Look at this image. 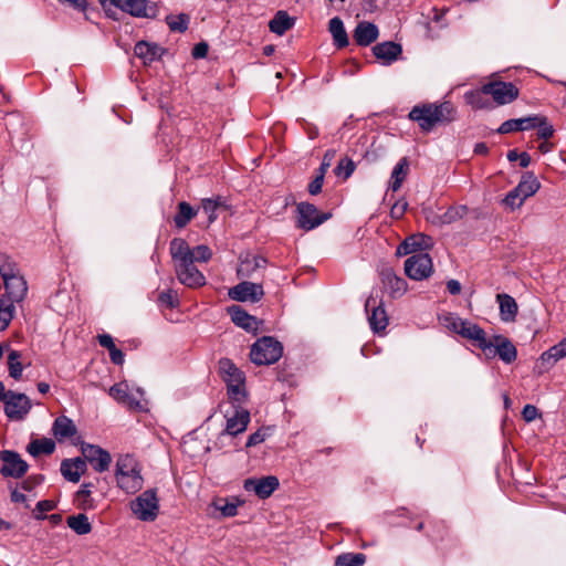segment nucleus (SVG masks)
<instances>
[{
  "label": "nucleus",
  "mask_w": 566,
  "mask_h": 566,
  "mask_svg": "<svg viewBox=\"0 0 566 566\" xmlns=\"http://www.w3.org/2000/svg\"><path fill=\"white\" fill-rule=\"evenodd\" d=\"M457 112L450 102L415 106L409 118L418 123L422 132H430L437 125H446L455 119Z\"/></svg>",
  "instance_id": "obj_1"
},
{
  "label": "nucleus",
  "mask_w": 566,
  "mask_h": 566,
  "mask_svg": "<svg viewBox=\"0 0 566 566\" xmlns=\"http://www.w3.org/2000/svg\"><path fill=\"white\" fill-rule=\"evenodd\" d=\"M115 476L117 485L126 493L138 492L144 484L136 459L130 454H120L116 461Z\"/></svg>",
  "instance_id": "obj_2"
},
{
  "label": "nucleus",
  "mask_w": 566,
  "mask_h": 566,
  "mask_svg": "<svg viewBox=\"0 0 566 566\" xmlns=\"http://www.w3.org/2000/svg\"><path fill=\"white\" fill-rule=\"evenodd\" d=\"M283 353L280 342L270 336L258 339L251 347L250 357L256 365H271L277 361Z\"/></svg>",
  "instance_id": "obj_3"
},
{
  "label": "nucleus",
  "mask_w": 566,
  "mask_h": 566,
  "mask_svg": "<svg viewBox=\"0 0 566 566\" xmlns=\"http://www.w3.org/2000/svg\"><path fill=\"white\" fill-rule=\"evenodd\" d=\"M219 375L227 384L228 395L233 400H241L244 396V375L243 373L228 358H222L218 364Z\"/></svg>",
  "instance_id": "obj_4"
},
{
  "label": "nucleus",
  "mask_w": 566,
  "mask_h": 566,
  "mask_svg": "<svg viewBox=\"0 0 566 566\" xmlns=\"http://www.w3.org/2000/svg\"><path fill=\"white\" fill-rule=\"evenodd\" d=\"M130 509L136 518L144 522H153L159 512V502L156 491L150 489L143 492L130 503Z\"/></svg>",
  "instance_id": "obj_5"
},
{
  "label": "nucleus",
  "mask_w": 566,
  "mask_h": 566,
  "mask_svg": "<svg viewBox=\"0 0 566 566\" xmlns=\"http://www.w3.org/2000/svg\"><path fill=\"white\" fill-rule=\"evenodd\" d=\"M539 186L537 178L533 174L527 172L522 177L518 185L506 195L504 203L512 210L517 209L525 199L537 192Z\"/></svg>",
  "instance_id": "obj_6"
},
{
  "label": "nucleus",
  "mask_w": 566,
  "mask_h": 566,
  "mask_svg": "<svg viewBox=\"0 0 566 566\" xmlns=\"http://www.w3.org/2000/svg\"><path fill=\"white\" fill-rule=\"evenodd\" d=\"M482 93L492 96L496 105H505L515 101L520 91L513 83L492 81L482 86Z\"/></svg>",
  "instance_id": "obj_7"
},
{
  "label": "nucleus",
  "mask_w": 566,
  "mask_h": 566,
  "mask_svg": "<svg viewBox=\"0 0 566 566\" xmlns=\"http://www.w3.org/2000/svg\"><path fill=\"white\" fill-rule=\"evenodd\" d=\"M297 210V227L310 231L331 218V213L321 212L314 205L308 202H300Z\"/></svg>",
  "instance_id": "obj_8"
},
{
  "label": "nucleus",
  "mask_w": 566,
  "mask_h": 566,
  "mask_svg": "<svg viewBox=\"0 0 566 566\" xmlns=\"http://www.w3.org/2000/svg\"><path fill=\"white\" fill-rule=\"evenodd\" d=\"M433 264L428 253H416L405 261L406 275L416 281H421L431 275Z\"/></svg>",
  "instance_id": "obj_9"
},
{
  "label": "nucleus",
  "mask_w": 566,
  "mask_h": 566,
  "mask_svg": "<svg viewBox=\"0 0 566 566\" xmlns=\"http://www.w3.org/2000/svg\"><path fill=\"white\" fill-rule=\"evenodd\" d=\"M228 295L233 301L256 303L264 296V290L262 283L243 281L231 287Z\"/></svg>",
  "instance_id": "obj_10"
},
{
  "label": "nucleus",
  "mask_w": 566,
  "mask_h": 566,
  "mask_svg": "<svg viewBox=\"0 0 566 566\" xmlns=\"http://www.w3.org/2000/svg\"><path fill=\"white\" fill-rule=\"evenodd\" d=\"M31 409V401L24 394L8 390L4 413L12 420H22Z\"/></svg>",
  "instance_id": "obj_11"
},
{
  "label": "nucleus",
  "mask_w": 566,
  "mask_h": 566,
  "mask_svg": "<svg viewBox=\"0 0 566 566\" xmlns=\"http://www.w3.org/2000/svg\"><path fill=\"white\" fill-rule=\"evenodd\" d=\"M83 460L88 461L95 471L105 472L108 470L112 457L108 451L102 449L98 446L84 443L81 448Z\"/></svg>",
  "instance_id": "obj_12"
},
{
  "label": "nucleus",
  "mask_w": 566,
  "mask_h": 566,
  "mask_svg": "<svg viewBox=\"0 0 566 566\" xmlns=\"http://www.w3.org/2000/svg\"><path fill=\"white\" fill-rule=\"evenodd\" d=\"M195 262L188 261L175 264V272L179 282L188 287L196 289L206 284L205 275L195 266Z\"/></svg>",
  "instance_id": "obj_13"
},
{
  "label": "nucleus",
  "mask_w": 566,
  "mask_h": 566,
  "mask_svg": "<svg viewBox=\"0 0 566 566\" xmlns=\"http://www.w3.org/2000/svg\"><path fill=\"white\" fill-rule=\"evenodd\" d=\"M0 459L3 462V465L0 469L3 476L20 478L29 468L28 463L14 451H2L0 453Z\"/></svg>",
  "instance_id": "obj_14"
},
{
  "label": "nucleus",
  "mask_w": 566,
  "mask_h": 566,
  "mask_svg": "<svg viewBox=\"0 0 566 566\" xmlns=\"http://www.w3.org/2000/svg\"><path fill=\"white\" fill-rule=\"evenodd\" d=\"M365 308L371 329L376 333L384 331L388 325V316L381 302H378L375 297H368Z\"/></svg>",
  "instance_id": "obj_15"
},
{
  "label": "nucleus",
  "mask_w": 566,
  "mask_h": 566,
  "mask_svg": "<svg viewBox=\"0 0 566 566\" xmlns=\"http://www.w3.org/2000/svg\"><path fill=\"white\" fill-rule=\"evenodd\" d=\"M279 485V479L274 475L261 479H248L244 481V489L247 491H253L260 499L269 497Z\"/></svg>",
  "instance_id": "obj_16"
},
{
  "label": "nucleus",
  "mask_w": 566,
  "mask_h": 566,
  "mask_svg": "<svg viewBox=\"0 0 566 566\" xmlns=\"http://www.w3.org/2000/svg\"><path fill=\"white\" fill-rule=\"evenodd\" d=\"M268 260L261 255L247 254L241 258L237 275L241 279L254 277L255 273L266 268Z\"/></svg>",
  "instance_id": "obj_17"
},
{
  "label": "nucleus",
  "mask_w": 566,
  "mask_h": 566,
  "mask_svg": "<svg viewBox=\"0 0 566 566\" xmlns=\"http://www.w3.org/2000/svg\"><path fill=\"white\" fill-rule=\"evenodd\" d=\"M460 336L469 340L475 342L476 345L484 352L488 349H492L493 344L489 343L484 329H482L478 324H474L468 319L464 321Z\"/></svg>",
  "instance_id": "obj_18"
},
{
  "label": "nucleus",
  "mask_w": 566,
  "mask_h": 566,
  "mask_svg": "<svg viewBox=\"0 0 566 566\" xmlns=\"http://www.w3.org/2000/svg\"><path fill=\"white\" fill-rule=\"evenodd\" d=\"M4 283L6 293L10 303H19L24 300L28 293V284L21 274L8 279Z\"/></svg>",
  "instance_id": "obj_19"
},
{
  "label": "nucleus",
  "mask_w": 566,
  "mask_h": 566,
  "mask_svg": "<svg viewBox=\"0 0 566 566\" xmlns=\"http://www.w3.org/2000/svg\"><path fill=\"white\" fill-rule=\"evenodd\" d=\"M380 276L384 287L392 296H400L407 291V282L402 277L398 276L392 269H382Z\"/></svg>",
  "instance_id": "obj_20"
},
{
  "label": "nucleus",
  "mask_w": 566,
  "mask_h": 566,
  "mask_svg": "<svg viewBox=\"0 0 566 566\" xmlns=\"http://www.w3.org/2000/svg\"><path fill=\"white\" fill-rule=\"evenodd\" d=\"M489 343L493 344L492 348H494L495 353L504 363L511 364L516 359L517 350L509 338L502 335H495Z\"/></svg>",
  "instance_id": "obj_21"
},
{
  "label": "nucleus",
  "mask_w": 566,
  "mask_h": 566,
  "mask_svg": "<svg viewBox=\"0 0 566 566\" xmlns=\"http://www.w3.org/2000/svg\"><path fill=\"white\" fill-rule=\"evenodd\" d=\"M379 34L376 24L367 21L359 22L353 33V39L358 45L367 46L377 40Z\"/></svg>",
  "instance_id": "obj_22"
},
{
  "label": "nucleus",
  "mask_w": 566,
  "mask_h": 566,
  "mask_svg": "<svg viewBox=\"0 0 566 566\" xmlns=\"http://www.w3.org/2000/svg\"><path fill=\"white\" fill-rule=\"evenodd\" d=\"M86 471V462L81 458L65 459L61 463V473L70 482L77 483Z\"/></svg>",
  "instance_id": "obj_23"
},
{
  "label": "nucleus",
  "mask_w": 566,
  "mask_h": 566,
  "mask_svg": "<svg viewBox=\"0 0 566 566\" xmlns=\"http://www.w3.org/2000/svg\"><path fill=\"white\" fill-rule=\"evenodd\" d=\"M229 313L235 325L245 329L247 332H256L259 328V322L254 316L248 314L238 305L229 307Z\"/></svg>",
  "instance_id": "obj_24"
},
{
  "label": "nucleus",
  "mask_w": 566,
  "mask_h": 566,
  "mask_svg": "<svg viewBox=\"0 0 566 566\" xmlns=\"http://www.w3.org/2000/svg\"><path fill=\"white\" fill-rule=\"evenodd\" d=\"M109 396L130 409L140 408V402L129 392L127 382L122 381L109 388Z\"/></svg>",
  "instance_id": "obj_25"
},
{
  "label": "nucleus",
  "mask_w": 566,
  "mask_h": 566,
  "mask_svg": "<svg viewBox=\"0 0 566 566\" xmlns=\"http://www.w3.org/2000/svg\"><path fill=\"white\" fill-rule=\"evenodd\" d=\"M500 307V317L503 322H514L518 312L516 301L509 294L501 293L496 295Z\"/></svg>",
  "instance_id": "obj_26"
},
{
  "label": "nucleus",
  "mask_w": 566,
  "mask_h": 566,
  "mask_svg": "<svg viewBox=\"0 0 566 566\" xmlns=\"http://www.w3.org/2000/svg\"><path fill=\"white\" fill-rule=\"evenodd\" d=\"M401 45L395 42H384L373 48L375 56L382 60L385 64H390L396 61L401 54Z\"/></svg>",
  "instance_id": "obj_27"
},
{
  "label": "nucleus",
  "mask_w": 566,
  "mask_h": 566,
  "mask_svg": "<svg viewBox=\"0 0 566 566\" xmlns=\"http://www.w3.org/2000/svg\"><path fill=\"white\" fill-rule=\"evenodd\" d=\"M170 255L175 264L191 261L192 249L185 239L175 238L169 245Z\"/></svg>",
  "instance_id": "obj_28"
},
{
  "label": "nucleus",
  "mask_w": 566,
  "mask_h": 566,
  "mask_svg": "<svg viewBox=\"0 0 566 566\" xmlns=\"http://www.w3.org/2000/svg\"><path fill=\"white\" fill-rule=\"evenodd\" d=\"M163 52L164 50L159 45L144 41L136 43L134 48L135 55L142 59L144 64H149L153 61L160 59Z\"/></svg>",
  "instance_id": "obj_29"
},
{
  "label": "nucleus",
  "mask_w": 566,
  "mask_h": 566,
  "mask_svg": "<svg viewBox=\"0 0 566 566\" xmlns=\"http://www.w3.org/2000/svg\"><path fill=\"white\" fill-rule=\"evenodd\" d=\"M119 9L137 18H153L156 15L154 8H150L151 12L148 11L146 0H123Z\"/></svg>",
  "instance_id": "obj_30"
},
{
  "label": "nucleus",
  "mask_w": 566,
  "mask_h": 566,
  "mask_svg": "<svg viewBox=\"0 0 566 566\" xmlns=\"http://www.w3.org/2000/svg\"><path fill=\"white\" fill-rule=\"evenodd\" d=\"M534 120H536L535 115L523 118L507 119L501 124V126L497 128V133L509 134L512 132L534 129Z\"/></svg>",
  "instance_id": "obj_31"
},
{
  "label": "nucleus",
  "mask_w": 566,
  "mask_h": 566,
  "mask_svg": "<svg viewBox=\"0 0 566 566\" xmlns=\"http://www.w3.org/2000/svg\"><path fill=\"white\" fill-rule=\"evenodd\" d=\"M76 432L74 422L65 416L57 417L53 422L52 433L59 441L71 438Z\"/></svg>",
  "instance_id": "obj_32"
},
{
  "label": "nucleus",
  "mask_w": 566,
  "mask_h": 566,
  "mask_svg": "<svg viewBox=\"0 0 566 566\" xmlns=\"http://www.w3.org/2000/svg\"><path fill=\"white\" fill-rule=\"evenodd\" d=\"M250 421V413L247 410L237 411L233 417L227 421L226 432L230 436H237L243 432Z\"/></svg>",
  "instance_id": "obj_33"
},
{
  "label": "nucleus",
  "mask_w": 566,
  "mask_h": 566,
  "mask_svg": "<svg viewBox=\"0 0 566 566\" xmlns=\"http://www.w3.org/2000/svg\"><path fill=\"white\" fill-rule=\"evenodd\" d=\"M294 25V19L286 11H277L273 19L269 22L271 32L283 35Z\"/></svg>",
  "instance_id": "obj_34"
},
{
  "label": "nucleus",
  "mask_w": 566,
  "mask_h": 566,
  "mask_svg": "<svg viewBox=\"0 0 566 566\" xmlns=\"http://www.w3.org/2000/svg\"><path fill=\"white\" fill-rule=\"evenodd\" d=\"M328 30L333 35L334 43L342 49L348 45V36L344 28L343 21L335 17L329 20Z\"/></svg>",
  "instance_id": "obj_35"
},
{
  "label": "nucleus",
  "mask_w": 566,
  "mask_h": 566,
  "mask_svg": "<svg viewBox=\"0 0 566 566\" xmlns=\"http://www.w3.org/2000/svg\"><path fill=\"white\" fill-rule=\"evenodd\" d=\"M54 450L55 442L50 438L32 440L27 447V451L32 457H39L41 454H52Z\"/></svg>",
  "instance_id": "obj_36"
},
{
  "label": "nucleus",
  "mask_w": 566,
  "mask_h": 566,
  "mask_svg": "<svg viewBox=\"0 0 566 566\" xmlns=\"http://www.w3.org/2000/svg\"><path fill=\"white\" fill-rule=\"evenodd\" d=\"M566 356V339L552 346L548 350L541 355V361L547 367H552L556 361Z\"/></svg>",
  "instance_id": "obj_37"
},
{
  "label": "nucleus",
  "mask_w": 566,
  "mask_h": 566,
  "mask_svg": "<svg viewBox=\"0 0 566 566\" xmlns=\"http://www.w3.org/2000/svg\"><path fill=\"white\" fill-rule=\"evenodd\" d=\"M409 170V163L406 157L401 158L395 166L391 172L390 188L392 191H398L406 179Z\"/></svg>",
  "instance_id": "obj_38"
},
{
  "label": "nucleus",
  "mask_w": 566,
  "mask_h": 566,
  "mask_svg": "<svg viewBox=\"0 0 566 566\" xmlns=\"http://www.w3.org/2000/svg\"><path fill=\"white\" fill-rule=\"evenodd\" d=\"M468 213L467 206H452L450 207L443 214L439 216L434 223L440 226L442 224H451L464 218Z\"/></svg>",
  "instance_id": "obj_39"
},
{
  "label": "nucleus",
  "mask_w": 566,
  "mask_h": 566,
  "mask_svg": "<svg viewBox=\"0 0 566 566\" xmlns=\"http://www.w3.org/2000/svg\"><path fill=\"white\" fill-rule=\"evenodd\" d=\"M196 214L197 210H195L188 202L181 201L178 205V212L174 217V222L177 228L182 229Z\"/></svg>",
  "instance_id": "obj_40"
},
{
  "label": "nucleus",
  "mask_w": 566,
  "mask_h": 566,
  "mask_svg": "<svg viewBox=\"0 0 566 566\" xmlns=\"http://www.w3.org/2000/svg\"><path fill=\"white\" fill-rule=\"evenodd\" d=\"M66 523L78 535H85L92 531V525L85 514L71 515L67 517Z\"/></svg>",
  "instance_id": "obj_41"
},
{
  "label": "nucleus",
  "mask_w": 566,
  "mask_h": 566,
  "mask_svg": "<svg viewBox=\"0 0 566 566\" xmlns=\"http://www.w3.org/2000/svg\"><path fill=\"white\" fill-rule=\"evenodd\" d=\"M0 274L3 282L20 274L17 263L4 253H0Z\"/></svg>",
  "instance_id": "obj_42"
},
{
  "label": "nucleus",
  "mask_w": 566,
  "mask_h": 566,
  "mask_svg": "<svg viewBox=\"0 0 566 566\" xmlns=\"http://www.w3.org/2000/svg\"><path fill=\"white\" fill-rule=\"evenodd\" d=\"M190 18L186 13L168 14L166 23L172 32H185L188 29Z\"/></svg>",
  "instance_id": "obj_43"
},
{
  "label": "nucleus",
  "mask_w": 566,
  "mask_h": 566,
  "mask_svg": "<svg viewBox=\"0 0 566 566\" xmlns=\"http://www.w3.org/2000/svg\"><path fill=\"white\" fill-rule=\"evenodd\" d=\"M223 208V201L220 197L206 198L201 200V209L208 216V223H212L217 219V210Z\"/></svg>",
  "instance_id": "obj_44"
},
{
  "label": "nucleus",
  "mask_w": 566,
  "mask_h": 566,
  "mask_svg": "<svg viewBox=\"0 0 566 566\" xmlns=\"http://www.w3.org/2000/svg\"><path fill=\"white\" fill-rule=\"evenodd\" d=\"M366 555L363 553H345L336 557L335 566H363Z\"/></svg>",
  "instance_id": "obj_45"
},
{
  "label": "nucleus",
  "mask_w": 566,
  "mask_h": 566,
  "mask_svg": "<svg viewBox=\"0 0 566 566\" xmlns=\"http://www.w3.org/2000/svg\"><path fill=\"white\" fill-rule=\"evenodd\" d=\"M14 306L7 297H0V331H4L13 318Z\"/></svg>",
  "instance_id": "obj_46"
},
{
  "label": "nucleus",
  "mask_w": 566,
  "mask_h": 566,
  "mask_svg": "<svg viewBox=\"0 0 566 566\" xmlns=\"http://www.w3.org/2000/svg\"><path fill=\"white\" fill-rule=\"evenodd\" d=\"M428 238L423 234H415L406 238L403 243V249L407 248L409 250V254L417 252L418 250H422L428 248Z\"/></svg>",
  "instance_id": "obj_47"
},
{
  "label": "nucleus",
  "mask_w": 566,
  "mask_h": 566,
  "mask_svg": "<svg viewBox=\"0 0 566 566\" xmlns=\"http://www.w3.org/2000/svg\"><path fill=\"white\" fill-rule=\"evenodd\" d=\"M534 128H538L537 135L539 138L548 139L554 135V127L548 123L547 117L543 115H535Z\"/></svg>",
  "instance_id": "obj_48"
},
{
  "label": "nucleus",
  "mask_w": 566,
  "mask_h": 566,
  "mask_svg": "<svg viewBox=\"0 0 566 566\" xmlns=\"http://www.w3.org/2000/svg\"><path fill=\"white\" fill-rule=\"evenodd\" d=\"M440 321L447 329L460 335L465 319H463L452 313H448V314L443 315L440 318Z\"/></svg>",
  "instance_id": "obj_49"
},
{
  "label": "nucleus",
  "mask_w": 566,
  "mask_h": 566,
  "mask_svg": "<svg viewBox=\"0 0 566 566\" xmlns=\"http://www.w3.org/2000/svg\"><path fill=\"white\" fill-rule=\"evenodd\" d=\"M355 168L356 165L353 161V159L344 157L338 161L337 166L335 167V175L346 180L353 175Z\"/></svg>",
  "instance_id": "obj_50"
},
{
  "label": "nucleus",
  "mask_w": 566,
  "mask_h": 566,
  "mask_svg": "<svg viewBox=\"0 0 566 566\" xmlns=\"http://www.w3.org/2000/svg\"><path fill=\"white\" fill-rule=\"evenodd\" d=\"M20 356V353L17 350H11L8 355L9 375L14 379H20L23 370L19 361Z\"/></svg>",
  "instance_id": "obj_51"
},
{
  "label": "nucleus",
  "mask_w": 566,
  "mask_h": 566,
  "mask_svg": "<svg viewBox=\"0 0 566 566\" xmlns=\"http://www.w3.org/2000/svg\"><path fill=\"white\" fill-rule=\"evenodd\" d=\"M482 93V88L480 91H473L465 94V99L468 104H470L473 108L480 109V108H486L488 103L484 101Z\"/></svg>",
  "instance_id": "obj_52"
},
{
  "label": "nucleus",
  "mask_w": 566,
  "mask_h": 566,
  "mask_svg": "<svg viewBox=\"0 0 566 566\" xmlns=\"http://www.w3.org/2000/svg\"><path fill=\"white\" fill-rule=\"evenodd\" d=\"M212 256V251L208 245L201 244L192 249V262H208Z\"/></svg>",
  "instance_id": "obj_53"
},
{
  "label": "nucleus",
  "mask_w": 566,
  "mask_h": 566,
  "mask_svg": "<svg viewBox=\"0 0 566 566\" xmlns=\"http://www.w3.org/2000/svg\"><path fill=\"white\" fill-rule=\"evenodd\" d=\"M238 502H226L223 500H218L214 502V506L218 511L221 512L223 516L230 517L237 515Z\"/></svg>",
  "instance_id": "obj_54"
},
{
  "label": "nucleus",
  "mask_w": 566,
  "mask_h": 566,
  "mask_svg": "<svg viewBox=\"0 0 566 566\" xmlns=\"http://www.w3.org/2000/svg\"><path fill=\"white\" fill-rule=\"evenodd\" d=\"M91 483H84L81 489L76 492V501L78 505L83 509L91 507V500L88 499L91 495Z\"/></svg>",
  "instance_id": "obj_55"
},
{
  "label": "nucleus",
  "mask_w": 566,
  "mask_h": 566,
  "mask_svg": "<svg viewBox=\"0 0 566 566\" xmlns=\"http://www.w3.org/2000/svg\"><path fill=\"white\" fill-rule=\"evenodd\" d=\"M158 301L170 308L179 304L177 292L174 290L163 291L158 296Z\"/></svg>",
  "instance_id": "obj_56"
},
{
  "label": "nucleus",
  "mask_w": 566,
  "mask_h": 566,
  "mask_svg": "<svg viewBox=\"0 0 566 566\" xmlns=\"http://www.w3.org/2000/svg\"><path fill=\"white\" fill-rule=\"evenodd\" d=\"M407 208H408V202L406 200H403V199L398 200L397 202H395L392 205V207L390 209V216L394 219H400L406 213Z\"/></svg>",
  "instance_id": "obj_57"
},
{
  "label": "nucleus",
  "mask_w": 566,
  "mask_h": 566,
  "mask_svg": "<svg viewBox=\"0 0 566 566\" xmlns=\"http://www.w3.org/2000/svg\"><path fill=\"white\" fill-rule=\"evenodd\" d=\"M335 155H336V151L334 149H328L324 154L322 164L317 170L318 174H322L325 176L326 171L328 170V168L331 167V165L333 163V159L335 158Z\"/></svg>",
  "instance_id": "obj_58"
},
{
  "label": "nucleus",
  "mask_w": 566,
  "mask_h": 566,
  "mask_svg": "<svg viewBox=\"0 0 566 566\" xmlns=\"http://www.w3.org/2000/svg\"><path fill=\"white\" fill-rule=\"evenodd\" d=\"M324 178H325L324 175L317 172L314 180L308 185V192L312 196H316L322 191Z\"/></svg>",
  "instance_id": "obj_59"
},
{
  "label": "nucleus",
  "mask_w": 566,
  "mask_h": 566,
  "mask_svg": "<svg viewBox=\"0 0 566 566\" xmlns=\"http://www.w3.org/2000/svg\"><path fill=\"white\" fill-rule=\"evenodd\" d=\"M522 416L526 422H531L538 417V410L533 405H526L522 410Z\"/></svg>",
  "instance_id": "obj_60"
},
{
  "label": "nucleus",
  "mask_w": 566,
  "mask_h": 566,
  "mask_svg": "<svg viewBox=\"0 0 566 566\" xmlns=\"http://www.w3.org/2000/svg\"><path fill=\"white\" fill-rule=\"evenodd\" d=\"M105 12L111 17L113 8L119 9L123 0H98Z\"/></svg>",
  "instance_id": "obj_61"
},
{
  "label": "nucleus",
  "mask_w": 566,
  "mask_h": 566,
  "mask_svg": "<svg viewBox=\"0 0 566 566\" xmlns=\"http://www.w3.org/2000/svg\"><path fill=\"white\" fill-rule=\"evenodd\" d=\"M208 49H209V46L206 42H200L193 46L192 56L195 59L206 57L208 54Z\"/></svg>",
  "instance_id": "obj_62"
},
{
  "label": "nucleus",
  "mask_w": 566,
  "mask_h": 566,
  "mask_svg": "<svg viewBox=\"0 0 566 566\" xmlns=\"http://www.w3.org/2000/svg\"><path fill=\"white\" fill-rule=\"evenodd\" d=\"M265 440V433L262 432L261 430H258L255 431L254 433H252L248 441H247V447L250 448V447H254L256 444H260L261 442H263Z\"/></svg>",
  "instance_id": "obj_63"
},
{
  "label": "nucleus",
  "mask_w": 566,
  "mask_h": 566,
  "mask_svg": "<svg viewBox=\"0 0 566 566\" xmlns=\"http://www.w3.org/2000/svg\"><path fill=\"white\" fill-rule=\"evenodd\" d=\"M97 339H98L99 345L102 347L107 348L108 352L116 347L115 343L113 340V337L108 334L98 335Z\"/></svg>",
  "instance_id": "obj_64"
}]
</instances>
